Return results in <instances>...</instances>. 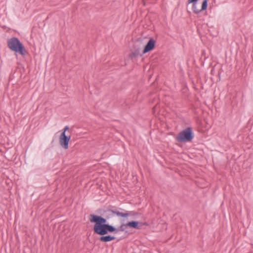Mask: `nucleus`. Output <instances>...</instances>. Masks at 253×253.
Segmentation results:
<instances>
[{"label": "nucleus", "instance_id": "f257e3e1", "mask_svg": "<svg viewBox=\"0 0 253 253\" xmlns=\"http://www.w3.org/2000/svg\"><path fill=\"white\" fill-rule=\"evenodd\" d=\"M7 45L8 47L15 53L23 56L26 54L24 46L17 38L13 37L10 39L8 41Z\"/></svg>", "mask_w": 253, "mask_h": 253}, {"label": "nucleus", "instance_id": "f03ea898", "mask_svg": "<svg viewBox=\"0 0 253 253\" xmlns=\"http://www.w3.org/2000/svg\"><path fill=\"white\" fill-rule=\"evenodd\" d=\"M192 128L190 127L180 132L177 136V140L180 142L190 141L193 138Z\"/></svg>", "mask_w": 253, "mask_h": 253}, {"label": "nucleus", "instance_id": "7ed1b4c3", "mask_svg": "<svg viewBox=\"0 0 253 253\" xmlns=\"http://www.w3.org/2000/svg\"><path fill=\"white\" fill-rule=\"evenodd\" d=\"M93 231L94 233L100 235H106L108 232H115V233L118 232V230L113 226L109 224H105Z\"/></svg>", "mask_w": 253, "mask_h": 253}, {"label": "nucleus", "instance_id": "20e7f679", "mask_svg": "<svg viewBox=\"0 0 253 253\" xmlns=\"http://www.w3.org/2000/svg\"><path fill=\"white\" fill-rule=\"evenodd\" d=\"M89 220L92 223H95L93 226V230L100 227L106 224L107 220L101 216L91 214L89 215Z\"/></svg>", "mask_w": 253, "mask_h": 253}, {"label": "nucleus", "instance_id": "39448f33", "mask_svg": "<svg viewBox=\"0 0 253 253\" xmlns=\"http://www.w3.org/2000/svg\"><path fill=\"white\" fill-rule=\"evenodd\" d=\"M70 137V136L66 135V134L64 133V132H62L60 136V144L65 149H67L68 148V144Z\"/></svg>", "mask_w": 253, "mask_h": 253}, {"label": "nucleus", "instance_id": "423d86ee", "mask_svg": "<svg viewBox=\"0 0 253 253\" xmlns=\"http://www.w3.org/2000/svg\"><path fill=\"white\" fill-rule=\"evenodd\" d=\"M208 6V0H204L202 2V7L201 9L198 8L197 7V3L192 4V9L195 14H199L201 11L206 10Z\"/></svg>", "mask_w": 253, "mask_h": 253}, {"label": "nucleus", "instance_id": "0eeeda50", "mask_svg": "<svg viewBox=\"0 0 253 253\" xmlns=\"http://www.w3.org/2000/svg\"><path fill=\"white\" fill-rule=\"evenodd\" d=\"M155 41L152 38L150 39L148 42L147 43L146 45L145 46L142 52V54H145L153 49L155 47Z\"/></svg>", "mask_w": 253, "mask_h": 253}, {"label": "nucleus", "instance_id": "6e6552de", "mask_svg": "<svg viewBox=\"0 0 253 253\" xmlns=\"http://www.w3.org/2000/svg\"><path fill=\"white\" fill-rule=\"evenodd\" d=\"M107 211L111 212L112 214H115L117 215L118 216H120L122 217H127V216H128L129 215H132V214H131L132 212H130L129 213H128V212L123 213V212H120L119 211H114L112 210H108Z\"/></svg>", "mask_w": 253, "mask_h": 253}, {"label": "nucleus", "instance_id": "1a4fd4ad", "mask_svg": "<svg viewBox=\"0 0 253 253\" xmlns=\"http://www.w3.org/2000/svg\"><path fill=\"white\" fill-rule=\"evenodd\" d=\"M115 239V237L114 236H112L110 235L102 236L99 238V240L103 242H110Z\"/></svg>", "mask_w": 253, "mask_h": 253}, {"label": "nucleus", "instance_id": "9d476101", "mask_svg": "<svg viewBox=\"0 0 253 253\" xmlns=\"http://www.w3.org/2000/svg\"><path fill=\"white\" fill-rule=\"evenodd\" d=\"M143 54H142V52H140V49L138 48L129 54V57L132 58L133 57L141 56Z\"/></svg>", "mask_w": 253, "mask_h": 253}, {"label": "nucleus", "instance_id": "9b49d317", "mask_svg": "<svg viewBox=\"0 0 253 253\" xmlns=\"http://www.w3.org/2000/svg\"><path fill=\"white\" fill-rule=\"evenodd\" d=\"M126 225H127L128 227L135 229H139L141 227V225H139V222L136 221H131L128 222L126 223Z\"/></svg>", "mask_w": 253, "mask_h": 253}, {"label": "nucleus", "instance_id": "f8f14e48", "mask_svg": "<svg viewBox=\"0 0 253 253\" xmlns=\"http://www.w3.org/2000/svg\"><path fill=\"white\" fill-rule=\"evenodd\" d=\"M127 226H128V225H126V223L122 224L120 226V227L118 228V229H117L118 230V231H125Z\"/></svg>", "mask_w": 253, "mask_h": 253}, {"label": "nucleus", "instance_id": "ddd939ff", "mask_svg": "<svg viewBox=\"0 0 253 253\" xmlns=\"http://www.w3.org/2000/svg\"><path fill=\"white\" fill-rule=\"evenodd\" d=\"M198 0H188V3H193V4H194V3H197V2Z\"/></svg>", "mask_w": 253, "mask_h": 253}, {"label": "nucleus", "instance_id": "4468645a", "mask_svg": "<svg viewBox=\"0 0 253 253\" xmlns=\"http://www.w3.org/2000/svg\"><path fill=\"white\" fill-rule=\"evenodd\" d=\"M69 129V127L68 126H66L64 128V130L63 132H64V133L65 134V132H66V131L68 130Z\"/></svg>", "mask_w": 253, "mask_h": 253}]
</instances>
